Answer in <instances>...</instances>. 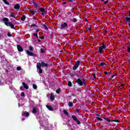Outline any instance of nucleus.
Wrapping results in <instances>:
<instances>
[{"instance_id": "nucleus-1", "label": "nucleus", "mask_w": 130, "mask_h": 130, "mask_svg": "<svg viewBox=\"0 0 130 130\" xmlns=\"http://www.w3.org/2000/svg\"><path fill=\"white\" fill-rule=\"evenodd\" d=\"M41 67L43 68H47L48 67V64L47 63H45L44 62H38L37 64V68L39 70V73L42 74V69H41Z\"/></svg>"}, {"instance_id": "nucleus-2", "label": "nucleus", "mask_w": 130, "mask_h": 130, "mask_svg": "<svg viewBox=\"0 0 130 130\" xmlns=\"http://www.w3.org/2000/svg\"><path fill=\"white\" fill-rule=\"evenodd\" d=\"M3 21H4V23L6 26H9L11 27V29H15V26L14 24H12L11 22H9V19L7 18H4L3 19Z\"/></svg>"}, {"instance_id": "nucleus-3", "label": "nucleus", "mask_w": 130, "mask_h": 130, "mask_svg": "<svg viewBox=\"0 0 130 130\" xmlns=\"http://www.w3.org/2000/svg\"><path fill=\"white\" fill-rule=\"evenodd\" d=\"M77 83L80 85V86H83V85H85L86 81L85 79H83L82 80L80 79V78H78L77 80Z\"/></svg>"}, {"instance_id": "nucleus-4", "label": "nucleus", "mask_w": 130, "mask_h": 130, "mask_svg": "<svg viewBox=\"0 0 130 130\" xmlns=\"http://www.w3.org/2000/svg\"><path fill=\"white\" fill-rule=\"evenodd\" d=\"M106 49V46L104 45V44H103V46H100L99 48V52H98V53H99V54H102V50Z\"/></svg>"}, {"instance_id": "nucleus-5", "label": "nucleus", "mask_w": 130, "mask_h": 130, "mask_svg": "<svg viewBox=\"0 0 130 130\" xmlns=\"http://www.w3.org/2000/svg\"><path fill=\"white\" fill-rule=\"evenodd\" d=\"M81 64V62L80 61H77L76 62V64L74 65L73 67V70L74 71H76L79 68V66Z\"/></svg>"}, {"instance_id": "nucleus-6", "label": "nucleus", "mask_w": 130, "mask_h": 130, "mask_svg": "<svg viewBox=\"0 0 130 130\" xmlns=\"http://www.w3.org/2000/svg\"><path fill=\"white\" fill-rule=\"evenodd\" d=\"M72 117L74 121H76V122L77 123V124H81V122L78 120L77 118V117L75 115H72Z\"/></svg>"}, {"instance_id": "nucleus-7", "label": "nucleus", "mask_w": 130, "mask_h": 130, "mask_svg": "<svg viewBox=\"0 0 130 130\" xmlns=\"http://www.w3.org/2000/svg\"><path fill=\"white\" fill-rule=\"evenodd\" d=\"M26 53L27 54L30 56H36V55H35V54L33 53V52H32L29 50H26Z\"/></svg>"}, {"instance_id": "nucleus-8", "label": "nucleus", "mask_w": 130, "mask_h": 130, "mask_svg": "<svg viewBox=\"0 0 130 130\" xmlns=\"http://www.w3.org/2000/svg\"><path fill=\"white\" fill-rule=\"evenodd\" d=\"M29 115V113L27 112L26 111H23L22 112V116H25V117H28Z\"/></svg>"}, {"instance_id": "nucleus-9", "label": "nucleus", "mask_w": 130, "mask_h": 130, "mask_svg": "<svg viewBox=\"0 0 130 130\" xmlns=\"http://www.w3.org/2000/svg\"><path fill=\"white\" fill-rule=\"evenodd\" d=\"M40 11L42 12V15H43V16L46 15V11H45L44 8H40Z\"/></svg>"}, {"instance_id": "nucleus-10", "label": "nucleus", "mask_w": 130, "mask_h": 130, "mask_svg": "<svg viewBox=\"0 0 130 130\" xmlns=\"http://www.w3.org/2000/svg\"><path fill=\"white\" fill-rule=\"evenodd\" d=\"M68 26V24L67 23L64 22L63 24L60 25V29H63V28H65V27H67Z\"/></svg>"}, {"instance_id": "nucleus-11", "label": "nucleus", "mask_w": 130, "mask_h": 130, "mask_svg": "<svg viewBox=\"0 0 130 130\" xmlns=\"http://www.w3.org/2000/svg\"><path fill=\"white\" fill-rule=\"evenodd\" d=\"M17 49L18 51H20V52H22V51H23V48H22V47H21L19 45H17Z\"/></svg>"}, {"instance_id": "nucleus-12", "label": "nucleus", "mask_w": 130, "mask_h": 130, "mask_svg": "<svg viewBox=\"0 0 130 130\" xmlns=\"http://www.w3.org/2000/svg\"><path fill=\"white\" fill-rule=\"evenodd\" d=\"M37 110H38L37 109V108L34 107L33 109H32V113H34V114L37 113Z\"/></svg>"}, {"instance_id": "nucleus-13", "label": "nucleus", "mask_w": 130, "mask_h": 130, "mask_svg": "<svg viewBox=\"0 0 130 130\" xmlns=\"http://www.w3.org/2000/svg\"><path fill=\"white\" fill-rule=\"evenodd\" d=\"M22 85H23L24 88H25V89H29V87L28 86V85L27 84H26V83H25V82H23Z\"/></svg>"}, {"instance_id": "nucleus-14", "label": "nucleus", "mask_w": 130, "mask_h": 130, "mask_svg": "<svg viewBox=\"0 0 130 130\" xmlns=\"http://www.w3.org/2000/svg\"><path fill=\"white\" fill-rule=\"evenodd\" d=\"M50 98L51 100H52V101H53V100H54V95H53V93H51Z\"/></svg>"}, {"instance_id": "nucleus-15", "label": "nucleus", "mask_w": 130, "mask_h": 130, "mask_svg": "<svg viewBox=\"0 0 130 130\" xmlns=\"http://www.w3.org/2000/svg\"><path fill=\"white\" fill-rule=\"evenodd\" d=\"M46 107L47 108H48V109H49V110H50L51 111H53V109H52V107H51V106L49 105H46Z\"/></svg>"}, {"instance_id": "nucleus-16", "label": "nucleus", "mask_w": 130, "mask_h": 130, "mask_svg": "<svg viewBox=\"0 0 130 130\" xmlns=\"http://www.w3.org/2000/svg\"><path fill=\"white\" fill-rule=\"evenodd\" d=\"M10 16L12 17V18H14L15 19L16 18V15H15V14L13 13H11Z\"/></svg>"}, {"instance_id": "nucleus-17", "label": "nucleus", "mask_w": 130, "mask_h": 130, "mask_svg": "<svg viewBox=\"0 0 130 130\" xmlns=\"http://www.w3.org/2000/svg\"><path fill=\"white\" fill-rule=\"evenodd\" d=\"M14 8L19 10L20 9V6L18 4H16L14 6Z\"/></svg>"}, {"instance_id": "nucleus-18", "label": "nucleus", "mask_w": 130, "mask_h": 130, "mask_svg": "<svg viewBox=\"0 0 130 130\" xmlns=\"http://www.w3.org/2000/svg\"><path fill=\"white\" fill-rule=\"evenodd\" d=\"M63 112L64 114H66V115H69V112H68V111H67V110H64L63 111Z\"/></svg>"}, {"instance_id": "nucleus-19", "label": "nucleus", "mask_w": 130, "mask_h": 130, "mask_svg": "<svg viewBox=\"0 0 130 130\" xmlns=\"http://www.w3.org/2000/svg\"><path fill=\"white\" fill-rule=\"evenodd\" d=\"M29 50L30 51H33V47L32 46H29Z\"/></svg>"}, {"instance_id": "nucleus-20", "label": "nucleus", "mask_w": 130, "mask_h": 130, "mask_svg": "<svg viewBox=\"0 0 130 130\" xmlns=\"http://www.w3.org/2000/svg\"><path fill=\"white\" fill-rule=\"evenodd\" d=\"M25 19H26V17H25V16L23 15L22 18H21V20L22 21H25Z\"/></svg>"}, {"instance_id": "nucleus-21", "label": "nucleus", "mask_w": 130, "mask_h": 130, "mask_svg": "<svg viewBox=\"0 0 130 130\" xmlns=\"http://www.w3.org/2000/svg\"><path fill=\"white\" fill-rule=\"evenodd\" d=\"M69 106H70V107H72V106H73V103L72 102H70L68 104Z\"/></svg>"}, {"instance_id": "nucleus-22", "label": "nucleus", "mask_w": 130, "mask_h": 130, "mask_svg": "<svg viewBox=\"0 0 130 130\" xmlns=\"http://www.w3.org/2000/svg\"><path fill=\"white\" fill-rule=\"evenodd\" d=\"M32 87L34 89H37V85L36 84H32Z\"/></svg>"}, {"instance_id": "nucleus-23", "label": "nucleus", "mask_w": 130, "mask_h": 130, "mask_svg": "<svg viewBox=\"0 0 130 130\" xmlns=\"http://www.w3.org/2000/svg\"><path fill=\"white\" fill-rule=\"evenodd\" d=\"M4 3H5V4H6V5H9V3H8V2H7V0H3Z\"/></svg>"}, {"instance_id": "nucleus-24", "label": "nucleus", "mask_w": 130, "mask_h": 130, "mask_svg": "<svg viewBox=\"0 0 130 130\" xmlns=\"http://www.w3.org/2000/svg\"><path fill=\"white\" fill-rule=\"evenodd\" d=\"M68 86L69 87H72V82H71L70 81L68 82Z\"/></svg>"}, {"instance_id": "nucleus-25", "label": "nucleus", "mask_w": 130, "mask_h": 130, "mask_svg": "<svg viewBox=\"0 0 130 130\" xmlns=\"http://www.w3.org/2000/svg\"><path fill=\"white\" fill-rule=\"evenodd\" d=\"M16 69H17V71H21V70L22 69V68H21V67H17Z\"/></svg>"}, {"instance_id": "nucleus-26", "label": "nucleus", "mask_w": 130, "mask_h": 130, "mask_svg": "<svg viewBox=\"0 0 130 130\" xmlns=\"http://www.w3.org/2000/svg\"><path fill=\"white\" fill-rule=\"evenodd\" d=\"M21 96H22V97H24V96H25V93H24V92H22L21 93Z\"/></svg>"}, {"instance_id": "nucleus-27", "label": "nucleus", "mask_w": 130, "mask_h": 130, "mask_svg": "<svg viewBox=\"0 0 130 130\" xmlns=\"http://www.w3.org/2000/svg\"><path fill=\"white\" fill-rule=\"evenodd\" d=\"M34 5L36 8H38V5H37V3H34Z\"/></svg>"}, {"instance_id": "nucleus-28", "label": "nucleus", "mask_w": 130, "mask_h": 130, "mask_svg": "<svg viewBox=\"0 0 130 130\" xmlns=\"http://www.w3.org/2000/svg\"><path fill=\"white\" fill-rule=\"evenodd\" d=\"M97 119H98V120H100V121H102V120H103L102 118L100 117H97Z\"/></svg>"}, {"instance_id": "nucleus-29", "label": "nucleus", "mask_w": 130, "mask_h": 130, "mask_svg": "<svg viewBox=\"0 0 130 130\" xmlns=\"http://www.w3.org/2000/svg\"><path fill=\"white\" fill-rule=\"evenodd\" d=\"M56 93H57V94H58L59 93H60V89H57L56 91Z\"/></svg>"}, {"instance_id": "nucleus-30", "label": "nucleus", "mask_w": 130, "mask_h": 130, "mask_svg": "<svg viewBox=\"0 0 130 130\" xmlns=\"http://www.w3.org/2000/svg\"><path fill=\"white\" fill-rule=\"evenodd\" d=\"M73 22H74V23H76V22H77V19L73 18Z\"/></svg>"}, {"instance_id": "nucleus-31", "label": "nucleus", "mask_w": 130, "mask_h": 130, "mask_svg": "<svg viewBox=\"0 0 130 130\" xmlns=\"http://www.w3.org/2000/svg\"><path fill=\"white\" fill-rule=\"evenodd\" d=\"M44 27L45 30H48V28H47V26H46V25H44Z\"/></svg>"}, {"instance_id": "nucleus-32", "label": "nucleus", "mask_w": 130, "mask_h": 130, "mask_svg": "<svg viewBox=\"0 0 130 130\" xmlns=\"http://www.w3.org/2000/svg\"><path fill=\"white\" fill-rule=\"evenodd\" d=\"M100 66H104V65H105V63H104V62H101L100 63Z\"/></svg>"}, {"instance_id": "nucleus-33", "label": "nucleus", "mask_w": 130, "mask_h": 130, "mask_svg": "<svg viewBox=\"0 0 130 130\" xmlns=\"http://www.w3.org/2000/svg\"><path fill=\"white\" fill-rule=\"evenodd\" d=\"M33 35L34 36H35L36 37H37V36H38V33L34 34Z\"/></svg>"}, {"instance_id": "nucleus-34", "label": "nucleus", "mask_w": 130, "mask_h": 130, "mask_svg": "<svg viewBox=\"0 0 130 130\" xmlns=\"http://www.w3.org/2000/svg\"><path fill=\"white\" fill-rule=\"evenodd\" d=\"M35 26H36V24H33L30 25V27H35Z\"/></svg>"}, {"instance_id": "nucleus-35", "label": "nucleus", "mask_w": 130, "mask_h": 130, "mask_svg": "<svg viewBox=\"0 0 130 130\" xmlns=\"http://www.w3.org/2000/svg\"><path fill=\"white\" fill-rule=\"evenodd\" d=\"M8 36H9V37H12V35H11V34H10L9 32L8 34Z\"/></svg>"}, {"instance_id": "nucleus-36", "label": "nucleus", "mask_w": 130, "mask_h": 130, "mask_svg": "<svg viewBox=\"0 0 130 130\" xmlns=\"http://www.w3.org/2000/svg\"><path fill=\"white\" fill-rule=\"evenodd\" d=\"M116 76V75H113L111 76V78L112 79H113V78H114Z\"/></svg>"}, {"instance_id": "nucleus-37", "label": "nucleus", "mask_w": 130, "mask_h": 130, "mask_svg": "<svg viewBox=\"0 0 130 130\" xmlns=\"http://www.w3.org/2000/svg\"><path fill=\"white\" fill-rule=\"evenodd\" d=\"M41 52H44V50L43 48L41 49Z\"/></svg>"}, {"instance_id": "nucleus-38", "label": "nucleus", "mask_w": 130, "mask_h": 130, "mask_svg": "<svg viewBox=\"0 0 130 130\" xmlns=\"http://www.w3.org/2000/svg\"><path fill=\"white\" fill-rule=\"evenodd\" d=\"M127 51L128 52H130V47H128V48H127Z\"/></svg>"}, {"instance_id": "nucleus-39", "label": "nucleus", "mask_w": 130, "mask_h": 130, "mask_svg": "<svg viewBox=\"0 0 130 130\" xmlns=\"http://www.w3.org/2000/svg\"><path fill=\"white\" fill-rule=\"evenodd\" d=\"M20 90H21V91H23V90H24V88H23V87H20Z\"/></svg>"}, {"instance_id": "nucleus-40", "label": "nucleus", "mask_w": 130, "mask_h": 130, "mask_svg": "<svg viewBox=\"0 0 130 130\" xmlns=\"http://www.w3.org/2000/svg\"><path fill=\"white\" fill-rule=\"evenodd\" d=\"M108 1H106L104 2V4H108Z\"/></svg>"}, {"instance_id": "nucleus-41", "label": "nucleus", "mask_w": 130, "mask_h": 130, "mask_svg": "<svg viewBox=\"0 0 130 130\" xmlns=\"http://www.w3.org/2000/svg\"><path fill=\"white\" fill-rule=\"evenodd\" d=\"M123 86H124V83H122L121 84V87H123Z\"/></svg>"}, {"instance_id": "nucleus-42", "label": "nucleus", "mask_w": 130, "mask_h": 130, "mask_svg": "<svg viewBox=\"0 0 130 130\" xmlns=\"http://www.w3.org/2000/svg\"><path fill=\"white\" fill-rule=\"evenodd\" d=\"M87 30H88V31H90V30H91V27H88V28H87Z\"/></svg>"}, {"instance_id": "nucleus-43", "label": "nucleus", "mask_w": 130, "mask_h": 130, "mask_svg": "<svg viewBox=\"0 0 130 130\" xmlns=\"http://www.w3.org/2000/svg\"><path fill=\"white\" fill-rule=\"evenodd\" d=\"M41 39H44V37L41 36Z\"/></svg>"}, {"instance_id": "nucleus-44", "label": "nucleus", "mask_w": 130, "mask_h": 130, "mask_svg": "<svg viewBox=\"0 0 130 130\" xmlns=\"http://www.w3.org/2000/svg\"><path fill=\"white\" fill-rule=\"evenodd\" d=\"M38 42H41V41L39 39H38Z\"/></svg>"}, {"instance_id": "nucleus-45", "label": "nucleus", "mask_w": 130, "mask_h": 130, "mask_svg": "<svg viewBox=\"0 0 130 130\" xmlns=\"http://www.w3.org/2000/svg\"><path fill=\"white\" fill-rule=\"evenodd\" d=\"M38 32H39V29H37L36 33H38Z\"/></svg>"}, {"instance_id": "nucleus-46", "label": "nucleus", "mask_w": 130, "mask_h": 130, "mask_svg": "<svg viewBox=\"0 0 130 130\" xmlns=\"http://www.w3.org/2000/svg\"><path fill=\"white\" fill-rule=\"evenodd\" d=\"M75 111H76V112L79 113V110H78V109L76 110Z\"/></svg>"}, {"instance_id": "nucleus-47", "label": "nucleus", "mask_w": 130, "mask_h": 130, "mask_svg": "<svg viewBox=\"0 0 130 130\" xmlns=\"http://www.w3.org/2000/svg\"><path fill=\"white\" fill-rule=\"evenodd\" d=\"M104 74H105V75H108V73H107V72H104Z\"/></svg>"}, {"instance_id": "nucleus-48", "label": "nucleus", "mask_w": 130, "mask_h": 130, "mask_svg": "<svg viewBox=\"0 0 130 130\" xmlns=\"http://www.w3.org/2000/svg\"><path fill=\"white\" fill-rule=\"evenodd\" d=\"M35 13H34V12H32L31 13V15L33 16V15H34V14H35Z\"/></svg>"}, {"instance_id": "nucleus-49", "label": "nucleus", "mask_w": 130, "mask_h": 130, "mask_svg": "<svg viewBox=\"0 0 130 130\" xmlns=\"http://www.w3.org/2000/svg\"><path fill=\"white\" fill-rule=\"evenodd\" d=\"M66 4H67V2H63V5H66Z\"/></svg>"}, {"instance_id": "nucleus-50", "label": "nucleus", "mask_w": 130, "mask_h": 130, "mask_svg": "<svg viewBox=\"0 0 130 130\" xmlns=\"http://www.w3.org/2000/svg\"><path fill=\"white\" fill-rule=\"evenodd\" d=\"M69 2H74V0H69Z\"/></svg>"}, {"instance_id": "nucleus-51", "label": "nucleus", "mask_w": 130, "mask_h": 130, "mask_svg": "<svg viewBox=\"0 0 130 130\" xmlns=\"http://www.w3.org/2000/svg\"><path fill=\"white\" fill-rule=\"evenodd\" d=\"M93 78H94V79L96 78V76H95V75H93Z\"/></svg>"}, {"instance_id": "nucleus-52", "label": "nucleus", "mask_w": 130, "mask_h": 130, "mask_svg": "<svg viewBox=\"0 0 130 130\" xmlns=\"http://www.w3.org/2000/svg\"><path fill=\"white\" fill-rule=\"evenodd\" d=\"M72 96H75V94H74V93H72Z\"/></svg>"}, {"instance_id": "nucleus-53", "label": "nucleus", "mask_w": 130, "mask_h": 130, "mask_svg": "<svg viewBox=\"0 0 130 130\" xmlns=\"http://www.w3.org/2000/svg\"><path fill=\"white\" fill-rule=\"evenodd\" d=\"M18 107H20V103L18 104Z\"/></svg>"}, {"instance_id": "nucleus-54", "label": "nucleus", "mask_w": 130, "mask_h": 130, "mask_svg": "<svg viewBox=\"0 0 130 130\" xmlns=\"http://www.w3.org/2000/svg\"><path fill=\"white\" fill-rule=\"evenodd\" d=\"M37 37V39H38V36H37V37Z\"/></svg>"}, {"instance_id": "nucleus-55", "label": "nucleus", "mask_w": 130, "mask_h": 130, "mask_svg": "<svg viewBox=\"0 0 130 130\" xmlns=\"http://www.w3.org/2000/svg\"><path fill=\"white\" fill-rule=\"evenodd\" d=\"M129 17H130V12H129Z\"/></svg>"}, {"instance_id": "nucleus-56", "label": "nucleus", "mask_w": 130, "mask_h": 130, "mask_svg": "<svg viewBox=\"0 0 130 130\" xmlns=\"http://www.w3.org/2000/svg\"><path fill=\"white\" fill-rule=\"evenodd\" d=\"M22 120H25V119L24 118L22 119Z\"/></svg>"}, {"instance_id": "nucleus-57", "label": "nucleus", "mask_w": 130, "mask_h": 130, "mask_svg": "<svg viewBox=\"0 0 130 130\" xmlns=\"http://www.w3.org/2000/svg\"><path fill=\"white\" fill-rule=\"evenodd\" d=\"M116 121L117 122H118V120H116Z\"/></svg>"}, {"instance_id": "nucleus-58", "label": "nucleus", "mask_w": 130, "mask_h": 130, "mask_svg": "<svg viewBox=\"0 0 130 130\" xmlns=\"http://www.w3.org/2000/svg\"><path fill=\"white\" fill-rule=\"evenodd\" d=\"M107 121H109V120H108V119H107Z\"/></svg>"}, {"instance_id": "nucleus-59", "label": "nucleus", "mask_w": 130, "mask_h": 130, "mask_svg": "<svg viewBox=\"0 0 130 130\" xmlns=\"http://www.w3.org/2000/svg\"><path fill=\"white\" fill-rule=\"evenodd\" d=\"M102 2H103V0H102Z\"/></svg>"}]
</instances>
